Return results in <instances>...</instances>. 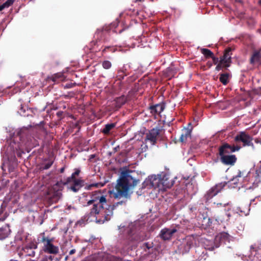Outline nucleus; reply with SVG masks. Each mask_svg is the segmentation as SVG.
Wrapping results in <instances>:
<instances>
[{
	"label": "nucleus",
	"instance_id": "obj_1",
	"mask_svg": "<svg viewBox=\"0 0 261 261\" xmlns=\"http://www.w3.org/2000/svg\"><path fill=\"white\" fill-rule=\"evenodd\" d=\"M135 171L129 169L122 171L115 188L109 192L115 199L123 198L124 199L113 205L108 203L107 196L101 190L89 193V199H87V202L84 205H92L89 214L95 217L97 222L103 223L110 220L113 215V210L119 205L126 204L127 199L130 198L129 190L139 182L135 177Z\"/></svg>",
	"mask_w": 261,
	"mask_h": 261
},
{
	"label": "nucleus",
	"instance_id": "obj_2",
	"mask_svg": "<svg viewBox=\"0 0 261 261\" xmlns=\"http://www.w3.org/2000/svg\"><path fill=\"white\" fill-rule=\"evenodd\" d=\"M29 138L25 141L22 137L17 136L9 141L2 150L3 159L10 162H14L16 154L21 156L24 153V150L33 147Z\"/></svg>",
	"mask_w": 261,
	"mask_h": 261
},
{
	"label": "nucleus",
	"instance_id": "obj_3",
	"mask_svg": "<svg viewBox=\"0 0 261 261\" xmlns=\"http://www.w3.org/2000/svg\"><path fill=\"white\" fill-rule=\"evenodd\" d=\"M174 183L172 179H169V175H165L162 178L156 175L149 176L143 183L142 188L149 186L150 188L158 189L159 190H166L171 188Z\"/></svg>",
	"mask_w": 261,
	"mask_h": 261
},
{
	"label": "nucleus",
	"instance_id": "obj_4",
	"mask_svg": "<svg viewBox=\"0 0 261 261\" xmlns=\"http://www.w3.org/2000/svg\"><path fill=\"white\" fill-rule=\"evenodd\" d=\"M126 236L121 234L119 238V243L122 246L123 249L128 248L131 243L133 242H140L143 239L141 238L137 232V226L135 224L132 223L125 229Z\"/></svg>",
	"mask_w": 261,
	"mask_h": 261
},
{
	"label": "nucleus",
	"instance_id": "obj_5",
	"mask_svg": "<svg viewBox=\"0 0 261 261\" xmlns=\"http://www.w3.org/2000/svg\"><path fill=\"white\" fill-rule=\"evenodd\" d=\"M62 193L59 185L57 183L49 188L46 192L45 198L50 203L57 202L61 197Z\"/></svg>",
	"mask_w": 261,
	"mask_h": 261
},
{
	"label": "nucleus",
	"instance_id": "obj_6",
	"mask_svg": "<svg viewBox=\"0 0 261 261\" xmlns=\"http://www.w3.org/2000/svg\"><path fill=\"white\" fill-rule=\"evenodd\" d=\"M196 237L193 235L187 236L178 246L179 251L182 254L189 252L190 249L196 244Z\"/></svg>",
	"mask_w": 261,
	"mask_h": 261
},
{
	"label": "nucleus",
	"instance_id": "obj_7",
	"mask_svg": "<svg viewBox=\"0 0 261 261\" xmlns=\"http://www.w3.org/2000/svg\"><path fill=\"white\" fill-rule=\"evenodd\" d=\"M38 241L44 243L43 250L45 252L53 254H57L59 252L58 247L53 245L51 239L46 238L44 232L40 234Z\"/></svg>",
	"mask_w": 261,
	"mask_h": 261
},
{
	"label": "nucleus",
	"instance_id": "obj_8",
	"mask_svg": "<svg viewBox=\"0 0 261 261\" xmlns=\"http://www.w3.org/2000/svg\"><path fill=\"white\" fill-rule=\"evenodd\" d=\"M227 185L226 182H222L216 184L211 188L205 195L204 197L206 200H208L221 192L223 188Z\"/></svg>",
	"mask_w": 261,
	"mask_h": 261
},
{
	"label": "nucleus",
	"instance_id": "obj_9",
	"mask_svg": "<svg viewBox=\"0 0 261 261\" xmlns=\"http://www.w3.org/2000/svg\"><path fill=\"white\" fill-rule=\"evenodd\" d=\"M234 140L237 142H242L244 146H253L252 137L244 132H241L237 134Z\"/></svg>",
	"mask_w": 261,
	"mask_h": 261
},
{
	"label": "nucleus",
	"instance_id": "obj_10",
	"mask_svg": "<svg viewBox=\"0 0 261 261\" xmlns=\"http://www.w3.org/2000/svg\"><path fill=\"white\" fill-rule=\"evenodd\" d=\"M240 147L236 146L234 145H230L228 143H224L219 147V155H228L227 154L234 152L236 151H238L240 150Z\"/></svg>",
	"mask_w": 261,
	"mask_h": 261
},
{
	"label": "nucleus",
	"instance_id": "obj_11",
	"mask_svg": "<svg viewBox=\"0 0 261 261\" xmlns=\"http://www.w3.org/2000/svg\"><path fill=\"white\" fill-rule=\"evenodd\" d=\"M65 185H69L68 188L74 192H78L81 188L84 185V181L81 178L78 179H72L68 184Z\"/></svg>",
	"mask_w": 261,
	"mask_h": 261
},
{
	"label": "nucleus",
	"instance_id": "obj_12",
	"mask_svg": "<svg viewBox=\"0 0 261 261\" xmlns=\"http://www.w3.org/2000/svg\"><path fill=\"white\" fill-rule=\"evenodd\" d=\"M37 248V243L35 242H31L23 248V251L25 255L33 257L35 255V250Z\"/></svg>",
	"mask_w": 261,
	"mask_h": 261
},
{
	"label": "nucleus",
	"instance_id": "obj_13",
	"mask_svg": "<svg viewBox=\"0 0 261 261\" xmlns=\"http://www.w3.org/2000/svg\"><path fill=\"white\" fill-rule=\"evenodd\" d=\"M176 231L177 229L175 228H164L161 230L160 236L164 240H168Z\"/></svg>",
	"mask_w": 261,
	"mask_h": 261
},
{
	"label": "nucleus",
	"instance_id": "obj_14",
	"mask_svg": "<svg viewBox=\"0 0 261 261\" xmlns=\"http://www.w3.org/2000/svg\"><path fill=\"white\" fill-rule=\"evenodd\" d=\"M160 134V130L158 128L151 129L146 135V141H148L151 145H154L156 142L157 137Z\"/></svg>",
	"mask_w": 261,
	"mask_h": 261
},
{
	"label": "nucleus",
	"instance_id": "obj_15",
	"mask_svg": "<svg viewBox=\"0 0 261 261\" xmlns=\"http://www.w3.org/2000/svg\"><path fill=\"white\" fill-rule=\"evenodd\" d=\"M220 156L221 162L225 165H233L237 161V158L235 155H223Z\"/></svg>",
	"mask_w": 261,
	"mask_h": 261
},
{
	"label": "nucleus",
	"instance_id": "obj_16",
	"mask_svg": "<svg viewBox=\"0 0 261 261\" xmlns=\"http://www.w3.org/2000/svg\"><path fill=\"white\" fill-rule=\"evenodd\" d=\"M231 49L230 48H227L225 50V53L223 57L221 58L220 61L221 63H224V66L228 67L231 63Z\"/></svg>",
	"mask_w": 261,
	"mask_h": 261
},
{
	"label": "nucleus",
	"instance_id": "obj_17",
	"mask_svg": "<svg viewBox=\"0 0 261 261\" xmlns=\"http://www.w3.org/2000/svg\"><path fill=\"white\" fill-rule=\"evenodd\" d=\"M165 105L163 103H159L151 106L149 107L150 113L153 115H159L165 109Z\"/></svg>",
	"mask_w": 261,
	"mask_h": 261
},
{
	"label": "nucleus",
	"instance_id": "obj_18",
	"mask_svg": "<svg viewBox=\"0 0 261 261\" xmlns=\"http://www.w3.org/2000/svg\"><path fill=\"white\" fill-rule=\"evenodd\" d=\"M129 68V66L128 65H124L118 71L117 77L118 80H122L125 76H126L128 73V70Z\"/></svg>",
	"mask_w": 261,
	"mask_h": 261
},
{
	"label": "nucleus",
	"instance_id": "obj_19",
	"mask_svg": "<svg viewBox=\"0 0 261 261\" xmlns=\"http://www.w3.org/2000/svg\"><path fill=\"white\" fill-rule=\"evenodd\" d=\"M10 233V229L9 227L5 226L0 228V240L7 238Z\"/></svg>",
	"mask_w": 261,
	"mask_h": 261
},
{
	"label": "nucleus",
	"instance_id": "obj_20",
	"mask_svg": "<svg viewBox=\"0 0 261 261\" xmlns=\"http://www.w3.org/2000/svg\"><path fill=\"white\" fill-rule=\"evenodd\" d=\"M261 59V53L259 51H255L253 54L252 55L251 59L250 62L252 64H253L255 62H258Z\"/></svg>",
	"mask_w": 261,
	"mask_h": 261
},
{
	"label": "nucleus",
	"instance_id": "obj_21",
	"mask_svg": "<svg viewBox=\"0 0 261 261\" xmlns=\"http://www.w3.org/2000/svg\"><path fill=\"white\" fill-rule=\"evenodd\" d=\"M230 237V235L225 232L220 233L218 236L220 241L223 243H225L226 241H229Z\"/></svg>",
	"mask_w": 261,
	"mask_h": 261
},
{
	"label": "nucleus",
	"instance_id": "obj_22",
	"mask_svg": "<svg viewBox=\"0 0 261 261\" xmlns=\"http://www.w3.org/2000/svg\"><path fill=\"white\" fill-rule=\"evenodd\" d=\"M116 126V124L114 123L107 124L105 125V127L101 130V132L105 135L109 134L110 130L114 128Z\"/></svg>",
	"mask_w": 261,
	"mask_h": 261
},
{
	"label": "nucleus",
	"instance_id": "obj_23",
	"mask_svg": "<svg viewBox=\"0 0 261 261\" xmlns=\"http://www.w3.org/2000/svg\"><path fill=\"white\" fill-rule=\"evenodd\" d=\"M241 172L239 171L238 174L235 177H234L230 181L227 182V184H228L229 187L231 186L232 184H234V186H232V187L234 188L238 184L239 181L238 178L241 177Z\"/></svg>",
	"mask_w": 261,
	"mask_h": 261
},
{
	"label": "nucleus",
	"instance_id": "obj_24",
	"mask_svg": "<svg viewBox=\"0 0 261 261\" xmlns=\"http://www.w3.org/2000/svg\"><path fill=\"white\" fill-rule=\"evenodd\" d=\"M81 172L80 169H75V171L71 174V175L68 177L67 178L65 184H68L70 180L72 179H78V178H76V176H78Z\"/></svg>",
	"mask_w": 261,
	"mask_h": 261
},
{
	"label": "nucleus",
	"instance_id": "obj_25",
	"mask_svg": "<svg viewBox=\"0 0 261 261\" xmlns=\"http://www.w3.org/2000/svg\"><path fill=\"white\" fill-rule=\"evenodd\" d=\"M200 51L206 58H212L214 55L211 50L207 48H201Z\"/></svg>",
	"mask_w": 261,
	"mask_h": 261
},
{
	"label": "nucleus",
	"instance_id": "obj_26",
	"mask_svg": "<svg viewBox=\"0 0 261 261\" xmlns=\"http://www.w3.org/2000/svg\"><path fill=\"white\" fill-rule=\"evenodd\" d=\"M229 77V74L228 73H222L220 76V81L224 85H226L228 82Z\"/></svg>",
	"mask_w": 261,
	"mask_h": 261
},
{
	"label": "nucleus",
	"instance_id": "obj_27",
	"mask_svg": "<svg viewBox=\"0 0 261 261\" xmlns=\"http://www.w3.org/2000/svg\"><path fill=\"white\" fill-rule=\"evenodd\" d=\"M126 98L124 96H120L116 99V107H120L124 105L126 102Z\"/></svg>",
	"mask_w": 261,
	"mask_h": 261
},
{
	"label": "nucleus",
	"instance_id": "obj_28",
	"mask_svg": "<svg viewBox=\"0 0 261 261\" xmlns=\"http://www.w3.org/2000/svg\"><path fill=\"white\" fill-rule=\"evenodd\" d=\"M191 130L190 129H186V133L184 134H181L180 137V141L181 142H184L186 141L188 137H190Z\"/></svg>",
	"mask_w": 261,
	"mask_h": 261
},
{
	"label": "nucleus",
	"instance_id": "obj_29",
	"mask_svg": "<svg viewBox=\"0 0 261 261\" xmlns=\"http://www.w3.org/2000/svg\"><path fill=\"white\" fill-rule=\"evenodd\" d=\"M14 2V0H7L5 3L0 5V11L5 8H7L11 6Z\"/></svg>",
	"mask_w": 261,
	"mask_h": 261
},
{
	"label": "nucleus",
	"instance_id": "obj_30",
	"mask_svg": "<svg viewBox=\"0 0 261 261\" xmlns=\"http://www.w3.org/2000/svg\"><path fill=\"white\" fill-rule=\"evenodd\" d=\"M14 2V0H7L5 3L0 5V11L5 8H7L11 6Z\"/></svg>",
	"mask_w": 261,
	"mask_h": 261
},
{
	"label": "nucleus",
	"instance_id": "obj_31",
	"mask_svg": "<svg viewBox=\"0 0 261 261\" xmlns=\"http://www.w3.org/2000/svg\"><path fill=\"white\" fill-rule=\"evenodd\" d=\"M14 2V0H7L5 3L0 5V11L5 8H7L11 6Z\"/></svg>",
	"mask_w": 261,
	"mask_h": 261
},
{
	"label": "nucleus",
	"instance_id": "obj_32",
	"mask_svg": "<svg viewBox=\"0 0 261 261\" xmlns=\"http://www.w3.org/2000/svg\"><path fill=\"white\" fill-rule=\"evenodd\" d=\"M14 2V0H7L5 3L0 5V11L5 8H7L11 6Z\"/></svg>",
	"mask_w": 261,
	"mask_h": 261
},
{
	"label": "nucleus",
	"instance_id": "obj_33",
	"mask_svg": "<svg viewBox=\"0 0 261 261\" xmlns=\"http://www.w3.org/2000/svg\"><path fill=\"white\" fill-rule=\"evenodd\" d=\"M102 186H103V184H102L101 182H96V183L86 185L85 187V189L86 190H90L93 187L98 188V187H101Z\"/></svg>",
	"mask_w": 261,
	"mask_h": 261
},
{
	"label": "nucleus",
	"instance_id": "obj_34",
	"mask_svg": "<svg viewBox=\"0 0 261 261\" xmlns=\"http://www.w3.org/2000/svg\"><path fill=\"white\" fill-rule=\"evenodd\" d=\"M102 67L105 69H109L112 67V63L108 60H105L101 63Z\"/></svg>",
	"mask_w": 261,
	"mask_h": 261
},
{
	"label": "nucleus",
	"instance_id": "obj_35",
	"mask_svg": "<svg viewBox=\"0 0 261 261\" xmlns=\"http://www.w3.org/2000/svg\"><path fill=\"white\" fill-rule=\"evenodd\" d=\"M260 249H261V245H259V244L257 243H255L253 245H251L250 246L251 252H256L257 250Z\"/></svg>",
	"mask_w": 261,
	"mask_h": 261
},
{
	"label": "nucleus",
	"instance_id": "obj_36",
	"mask_svg": "<svg viewBox=\"0 0 261 261\" xmlns=\"http://www.w3.org/2000/svg\"><path fill=\"white\" fill-rule=\"evenodd\" d=\"M53 164V161H49L47 163H44L41 167V168L43 170H47V169H49L51 166Z\"/></svg>",
	"mask_w": 261,
	"mask_h": 261
},
{
	"label": "nucleus",
	"instance_id": "obj_37",
	"mask_svg": "<svg viewBox=\"0 0 261 261\" xmlns=\"http://www.w3.org/2000/svg\"><path fill=\"white\" fill-rule=\"evenodd\" d=\"M4 211V208L3 207L2 205L0 208V221H3L6 218V216L3 214Z\"/></svg>",
	"mask_w": 261,
	"mask_h": 261
},
{
	"label": "nucleus",
	"instance_id": "obj_38",
	"mask_svg": "<svg viewBox=\"0 0 261 261\" xmlns=\"http://www.w3.org/2000/svg\"><path fill=\"white\" fill-rule=\"evenodd\" d=\"M18 112L21 116H25V109L23 107H22V105L20 106V108L19 110H18Z\"/></svg>",
	"mask_w": 261,
	"mask_h": 261
},
{
	"label": "nucleus",
	"instance_id": "obj_39",
	"mask_svg": "<svg viewBox=\"0 0 261 261\" xmlns=\"http://www.w3.org/2000/svg\"><path fill=\"white\" fill-rule=\"evenodd\" d=\"M108 50H110L112 52H114L115 51V49H113V48H112L111 46H105L104 47V48L102 50V53H105L106 52H107Z\"/></svg>",
	"mask_w": 261,
	"mask_h": 261
},
{
	"label": "nucleus",
	"instance_id": "obj_40",
	"mask_svg": "<svg viewBox=\"0 0 261 261\" xmlns=\"http://www.w3.org/2000/svg\"><path fill=\"white\" fill-rule=\"evenodd\" d=\"M223 65H224V63H221V61L220 60V62L217 64V66L216 67V70L217 71H219L221 70L223 67Z\"/></svg>",
	"mask_w": 261,
	"mask_h": 261
},
{
	"label": "nucleus",
	"instance_id": "obj_41",
	"mask_svg": "<svg viewBox=\"0 0 261 261\" xmlns=\"http://www.w3.org/2000/svg\"><path fill=\"white\" fill-rule=\"evenodd\" d=\"M75 85V83H67L64 85V88L66 89H69L73 87Z\"/></svg>",
	"mask_w": 261,
	"mask_h": 261
},
{
	"label": "nucleus",
	"instance_id": "obj_42",
	"mask_svg": "<svg viewBox=\"0 0 261 261\" xmlns=\"http://www.w3.org/2000/svg\"><path fill=\"white\" fill-rule=\"evenodd\" d=\"M212 59L213 60V63L215 65L218 64V63L220 62L218 58L215 57L214 55L212 58Z\"/></svg>",
	"mask_w": 261,
	"mask_h": 261
},
{
	"label": "nucleus",
	"instance_id": "obj_43",
	"mask_svg": "<svg viewBox=\"0 0 261 261\" xmlns=\"http://www.w3.org/2000/svg\"><path fill=\"white\" fill-rule=\"evenodd\" d=\"M44 258H47V261H48V260H49L50 261H52L53 260V257L51 255L45 256L44 257Z\"/></svg>",
	"mask_w": 261,
	"mask_h": 261
},
{
	"label": "nucleus",
	"instance_id": "obj_44",
	"mask_svg": "<svg viewBox=\"0 0 261 261\" xmlns=\"http://www.w3.org/2000/svg\"><path fill=\"white\" fill-rule=\"evenodd\" d=\"M76 250L75 249H73L72 250H71L70 251H69V255H72V254H73L75 252Z\"/></svg>",
	"mask_w": 261,
	"mask_h": 261
},
{
	"label": "nucleus",
	"instance_id": "obj_45",
	"mask_svg": "<svg viewBox=\"0 0 261 261\" xmlns=\"http://www.w3.org/2000/svg\"><path fill=\"white\" fill-rule=\"evenodd\" d=\"M62 114H63V112H62V111H59V112H57V115L59 117H60L61 116H62Z\"/></svg>",
	"mask_w": 261,
	"mask_h": 261
},
{
	"label": "nucleus",
	"instance_id": "obj_46",
	"mask_svg": "<svg viewBox=\"0 0 261 261\" xmlns=\"http://www.w3.org/2000/svg\"><path fill=\"white\" fill-rule=\"evenodd\" d=\"M40 261H47V258L43 257Z\"/></svg>",
	"mask_w": 261,
	"mask_h": 261
},
{
	"label": "nucleus",
	"instance_id": "obj_47",
	"mask_svg": "<svg viewBox=\"0 0 261 261\" xmlns=\"http://www.w3.org/2000/svg\"><path fill=\"white\" fill-rule=\"evenodd\" d=\"M64 169L63 168H62L61 169L60 172L61 173H63L64 172Z\"/></svg>",
	"mask_w": 261,
	"mask_h": 261
},
{
	"label": "nucleus",
	"instance_id": "obj_48",
	"mask_svg": "<svg viewBox=\"0 0 261 261\" xmlns=\"http://www.w3.org/2000/svg\"><path fill=\"white\" fill-rule=\"evenodd\" d=\"M144 0H136V2H142Z\"/></svg>",
	"mask_w": 261,
	"mask_h": 261
},
{
	"label": "nucleus",
	"instance_id": "obj_49",
	"mask_svg": "<svg viewBox=\"0 0 261 261\" xmlns=\"http://www.w3.org/2000/svg\"><path fill=\"white\" fill-rule=\"evenodd\" d=\"M228 204V203H225V204H224V206H225L226 205H227Z\"/></svg>",
	"mask_w": 261,
	"mask_h": 261
},
{
	"label": "nucleus",
	"instance_id": "obj_50",
	"mask_svg": "<svg viewBox=\"0 0 261 261\" xmlns=\"http://www.w3.org/2000/svg\"><path fill=\"white\" fill-rule=\"evenodd\" d=\"M254 200H255V199H254L251 200V203L253 201H254Z\"/></svg>",
	"mask_w": 261,
	"mask_h": 261
},
{
	"label": "nucleus",
	"instance_id": "obj_51",
	"mask_svg": "<svg viewBox=\"0 0 261 261\" xmlns=\"http://www.w3.org/2000/svg\"><path fill=\"white\" fill-rule=\"evenodd\" d=\"M10 261H17V260H15V259H11Z\"/></svg>",
	"mask_w": 261,
	"mask_h": 261
},
{
	"label": "nucleus",
	"instance_id": "obj_52",
	"mask_svg": "<svg viewBox=\"0 0 261 261\" xmlns=\"http://www.w3.org/2000/svg\"><path fill=\"white\" fill-rule=\"evenodd\" d=\"M222 205V204H221V203H217V205Z\"/></svg>",
	"mask_w": 261,
	"mask_h": 261
},
{
	"label": "nucleus",
	"instance_id": "obj_53",
	"mask_svg": "<svg viewBox=\"0 0 261 261\" xmlns=\"http://www.w3.org/2000/svg\"><path fill=\"white\" fill-rule=\"evenodd\" d=\"M259 4L260 5H261V0H260V1H259Z\"/></svg>",
	"mask_w": 261,
	"mask_h": 261
},
{
	"label": "nucleus",
	"instance_id": "obj_54",
	"mask_svg": "<svg viewBox=\"0 0 261 261\" xmlns=\"http://www.w3.org/2000/svg\"><path fill=\"white\" fill-rule=\"evenodd\" d=\"M260 90H261V88H260ZM260 93L261 94V92H260Z\"/></svg>",
	"mask_w": 261,
	"mask_h": 261
}]
</instances>
